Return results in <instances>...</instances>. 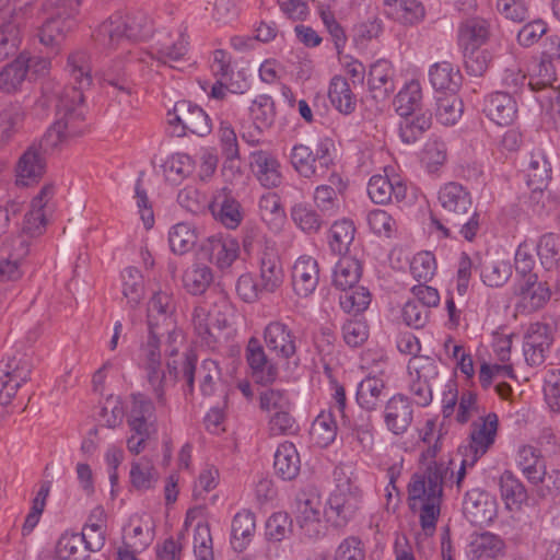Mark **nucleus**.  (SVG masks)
<instances>
[{"mask_svg":"<svg viewBox=\"0 0 560 560\" xmlns=\"http://www.w3.org/2000/svg\"><path fill=\"white\" fill-rule=\"evenodd\" d=\"M67 70L71 85L61 86L47 82L43 85V96L48 105L56 108V122L39 143H32L20 156L15 166V183L30 186L37 183L46 172L45 153L48 145H57L68 137H77L84 132V91L90 89L91 74L90 55L78 50L68 57Z\"/></svg>","mask_w":560,"mask_h":560,"instance_id":"f257e3e1","label":"nucleus"},{"mask_svg":"<svg viewBox=\"0 0 560 560\" xmlns=\"http://www.w3.org/2000/svg\"><path fill=\"white\" fill-rule=\"evenodd\" d=\"M148 339L141 345L140 360L147 382L161 411L168 410L166 397L167 377L162 366V348L167 357L166 369L175 383L180 375L186 381L188 393L194 392L197 355L194 351L184 352L178 358L179 349L184 346V335L177 328L175 315H153L147 313Z\"/></svg>","mask_w":560,"mask_h":560,"instance_id":"f03ea898","label":"nucleus"},{"mask_svg":"<svg viewBox=\"0 0 560 560\" xmlns=\"http://www.w3.org/2000/svg\"><path fill=\"white\" fill-rule=\"evenodd\" d=\"M442 219L431 214V223L444 237L458 236L471 242L480 229V214L467 187L457 182L443 185L438 194Z\"/></svg>","mask_w":560,"mask_h":560,"instance_id":"7ed1b4c3","label":"nucleus"},{"mask_svg":"<svg viewBox=\"0 0 560 560\" xmlns=\"http://www.w3.org/2000/svg\"><path fill=\"white\" fill-rule=\"evenodd\" d=\"M446 474L444 464L432 462L422 474H413L408 485V499L413 502L411 508L416 502L421 503L420 524L425 534L431 535L435 530Z\"/></svg>","mask_w":560,"mask_h":560,"instance_id":"20e7f679","label":"nucleus"},{"mask_svg":"<svg viewBox=\"0 0 560 560\" xmlns=\"http://www.w3.org/2000/svg\"><path fill=\"white\" fill-rule=\"evenodd\" d=\"M153 33V24L141 11L115 13L95 32V39L107 49H116L133 40H143Z\"/></svg>","mask_w":560,"mask_h":560,"instance_id":"39448f33","label":"nucleus"},{"mask_svg":"<svg viewBox=\"0 0 560 560\" xmlns=\"http://www.w3.org/2000/svg\"><path fill=\"white\" fill-rule=\"evenodd\" d=\"M82 0H46L43 4L45 11L56 9L54 13L38 28L39 43L58 54L68 34L74 27L73 15L78 12Z\"/></svg>","mask_w":560,"mask_h":560,"instance_id":"423d86ee","label":"nucleus"},{"mask_svg":"<svg viewBox=\"0 0 560 560\" xmlns=\"http://www.w3.org/2000/svg\"><path fill=\"white\" fill-rule=\"evenodd\" d=\"M330 147L331 141L327 138L314 143L313 147L295 144L290 154L293 168L305 178L324 175L332 164Z\"/></svg>","mask_w":560,"mask_h":560,"instance_id":"0eeeda50","label":"nucleus"},{"mask_svg":"<svg viewBox=\"0 0 560 560\" xmlns=\"http://www.w3.org/2000/svg\"><path fill=\"white\" fill-rule=\"evenodd\" d=\"M361 502V490L350 479L339 481L328 499L325 510L327 522L335 527L345 526L355 514Z\"/></svg>","mask_w":560,"mask_h":560,"instance_id":"6e6552de","label":"nucleus"},{"mask_svg":"<svg viewBox=\"0 0 560 560\" xmlns=\"http://www.w3.org/2000/svg\"><path fill=\"white\" fill-rule=\"evenodd\" d=\"M35 0H25L20 5L3 12L0 23V62L18 56L22 43V27L26 20V14Z\"/></svg>","mask_w":560,"mask_h":560,"instance_id":"1a4fd4ad","label":"nucleus"},{"mask_svg":"<svg viewBox=\"0 0 560 560\" xmlns=\"http://www.w3.org/2000/svg\"><path fill=\"white\" fill-rule=\"evenodd\" d=\"M168 124L174 127V133L182 137L189 133L205 137L211 132L212 124L207 113L189 101H179L173 112H168Z\"/></svg>","mask_w":560,"mask_h":560,"instance_id":"9d476101","label":"nucleus"},{"mask_svg":"<svg viewBox=\"0 0 560 560\" xmlns=\"http://www.w3.org/2000/svg\"><path fill=\"white\" fill-rule=\"evenodd\" d=\"M409 373L412 380L409 393L412 401L419 407H428L433 400L432 387L439 378V368L429 357L413 358L409 363Z\"/></svg>","mask_w":560,"mask_h":560,"instance_id":"9b49d317","label":"nucleus"},{"mask_svg":"<svg viewBox=\"0 0 560 560\" xmlns=\"http://www.w3.org/2000/svg\"><path fill=\"white\" fill-rule=\"evenodd\" d=\"M498 425L499 418L494 412L480 417L471 423L468 444L459 448L466 454V463L474 466L489 451L494 444Z\"/></svg>","mask_w":560,"mask_h":560,"instance_id":"f8f14e48","label":"nucleus"},{"mask_svg":"<svg viewBox=\"0 0 560 560\" xmlns=\"http://www.w3.org/2000/svg\"><path fill=\"white\" fill-rule=\"evenodd\" d=\"M32 364L26 355H14L0 362V405H7L22 384L28 381Z\"/></svg>","mask_w":560,"mask_h":560,"instance_id":"ddd939ff","label":"nucleus"},{"mask_svg":"<svg viewBox=\"0 0 560 560\" xmlns=\"http://www.w3.org/2000/svg\"><path fill=\"white\" fill-rule=\"evenodd\" d=\"M296 522L302 534L316 539L325 534L326 526L320 520L322 503L317 495L301 493L296 499Z\"/></svg>","mask_w":560,"mask_h":560,"instance_id":"4468645a","label":"nucleus"},{"mask_svg":"<svg viewBox=\"0 0 560 560\" xmlns=\"http://www.w3.org/2000/svg\"><path fill=\"white\" fill-rule=\"evenodd\" d=\"M463 509L466 518L477 526L488 525L497 516L495 499L480 489H472L466 493Z\"/></svg>","mask_w":560,"mask_h":560,"instance_id":"2eb2a0df","label":"nucleus"},{"mask_svg":"<svg viewBox=\"0 0 560 560\" xmlns=\"http://www.w3.org/2000/svg\"><path fill=\"white\" fill-rule=\"evenodd\" d=\"M264 341L272 353L283 360L296 353V337L293 330L280 320L270 322L264 329Z\"/></svg>","mask_w":560,"mask_h":560,"instance_id":"dca6fc26","label":"nucleus"},{"mask_svg":"<svg viewBox=\"0 0 560 560\" xmlns=\"http://www.w3.org/2000/svg\"><path fill=\"white\" fill-rule=\"evenodd\" d=\"M413 420L412 401L404 394H396L385 405L384 421L395 435L404 434Z\"/></svg>","mask_w":560,"mask_h":560,"instance_id":"f3484780","label":"nucleus"},{"mask_svg":"<svg viewBox=\"0 0 560 560\" xmlns=\"http://www.w3.org/2000/svg\"><path fill=\"white\" fill-rule=\"evenodd\" d=\"M551 290L547 281H538L537 275H528L520 288L516 308L521 313H533L546 305Z\"/></svg>","mask_w":560,"mask_h":560,"instance_id":"a211bd4d","label":"nucleus"},{"mask_svg":"<svg viewBox=\"0 0 560 560\" xmlns=\"http://www.w3.org/2000/svg\"><path fill=\"white\" fill-rule=\"evenodd\" d=\"M291 278L295 294L300 298L310 296L319 281L317 260L311 256L299 257L293 265Z\"/></svg>","mask_w":560,"mask_h":560,"instance_id":"6ab92c4d","label":"nucleus"},{"mask_svg":"<svg viewBox=\"0 0 560 560\" xmlns=\"http://www.w3.org/2000/svg\"><path fill=\"white\" fill-rule=\"evenodd\" d=\"M260 290L272 293L283 283L284 272L278 250L266 246L259 256Z\"/></svg>","mask_w":560,"mask_h":560,"instance_id":"aec40b11","label":"nucleus"},{"mask_svg":"<svg viewBox=\"0 0 560 560\" xmlns=\"http://www.w3.org/2000/svg\"><path fill=\"white\" fill-rule=\"evenodd\" d=\"M246 361L252 370V376L257 383L269 384L276 380L278 369L271 360L268 359L264 347L256 337H252L248 340Z\"/></svg>","mask_w":560,"mask_h":560,"instance_id":"412c9836","label":"nucleus"},{"mask_svg":"<svg viewBox=\"0 0 560 560\" xmlns=\"http://www.w3.org/2000/svg\"><path fill=\"white\" fill-rule=\"evenodd\" d=\"M526 172L527 185L532 189L530 200L540 203L549 192L545 188L551 179L550 163L541 152L533 153Z\"/></svg>","mask_w":560,"mask_h":560,"instance_id":"4be33fe9","label":"nucleus"},{"mask_svg":"<svg viewBox=\"0 0 560 560\" xmlns=\"http://www.w3.org/2000/svg\"><path fill=\"white\" fill-rule=\"evenodd\" d=\"M28 254V242L24 237H15L2 248L0 256V282L16 280L21 277L20 261Z\"/></svg>","mask_w":560,"mask_h":560,"instance_id":"5701e85b","label":"nucleus"},{"mask_svg":"<svg viewBox=\"0 0 560 560\" xmlns=\"http://www.w3.org/2000/svg\"><path fill=\"white\" fill-rule=\"evenodd\" d=\"M492 21L482 16L467 18L458 25L460 48L481 47L491 36Z\"/></svg>","mask_w":560,"mask_h":560,"instance_id":"b1692460","label":"nucleus"},{"mask_svg":"<svg viewBox=\"0 0 560 560\" xmlns=\"http://www.w3.org/2000/svg\"><path fill=\"white\" fill-rule=\"evenodd\" d=\"M250 167L262 186L275 188L281 184L280 164L270 152L262 150L252 152Z\"/></svg>","mask_w":560,"mask_h":560,"instance_id":"393cba45","label":"nucleus"},{"mask_svg":"<svg viewBox=\"0 0 560 560\" xmlns=\"http://www.w3.org/2000/svg\"><path fill=\"white\" fill-rule=\"evenodd\" d=\"M483 112L495 124L506 126L516 117V102L509 93L494 92L486 100Z\"/></svg>","mask_w":560,"mask_h":560,"instance_id":"a878e982","label":"nucleus"},{"mask_svg":"<svg viewBox=\"0 0 560 560\" xmlns=\"http://www.w3.org/2000/svg\"><path fill=\"white\" fill-rule=\"evenodd\" d=\"M201 249L211 262L225 269L237 258L238 244L231 237H209Z\"/></svg>","mask_w":560,"mask_h":560,"instance_id":"bb28decb","label":"nucleus"},{"mask_svg":"<svg viewBox=\"0 0 560 560\" xmlns=\"http://www.w3.org/2000/svg\"><path fill=\"white\" fill-rule=\"evenodd\" d=\"M407 192L406 185L397 179L395 183L388 177L374 175L368 184V194L374 203L385 205L394 197L397 201L405 199Z\"/></svg>","mask_w":560,"mask_h":560,"instance_id":"cd10ccee","label":"nucleus"},{"mask_svg":"<svg viewBox=\"0 0 560 560\" xmlns=\"http://www.w3.org/2000/svg\"><path fill=\"white\" fill-rule=\"evenodd\" d=\"M52 195L54 186L45 185L32 200L31 210L25 214L23 228L24 232L28 235L38 236L43 233L46 225V217L43 209Z\"/></svg>","mask_w":560,"mask_h":560,"instance_id":"c85d7f7f","label":"nucleus"},{"mask_svg":"<svg viewBox=\"0 0 560 560\" xmlns=\"http://www.w3.org/2000/svg\"><path fill=\"white\" fill-rule=\"evenodd\" d=\"M369 86L375 98H386L395 91L394 69L388 60L380 59L370 67Z\"/></svg>","mask_w":560,"mask_h":560,"instance_id":"c756f323","label":"nucleus"},{"mask_svg":"<svg viewBox=\"0 0 560 560\" xmlns=\"http://www.w3.org/2000/svg\"><path fill=\"white\" fill-rule=\"evenodd\" d=\"M516 463L528 482L539 485L546 474V464L540 451L530 445H523L517 452Z\"/></svg>","mask_w":560,"mask_h":560,"instance_id":"7c9ffc66","label":"nucleus"},{"mask_svg":"<svg viewBox=\"0 0 560 560\" xmlns=\"http://www.w3.org/2000/svg\"><path fill=\"white\" fill-rule=\"evenodd\" d=\"M273 468L281 479L293 480L301 468L300 455L291 442L280 444L275 453Z\"/></svg>","mask_w":560,"mask_h":560,"instance_id":"2f4dec72","label":"nucleus"},{"mask_svg":"<svg viewBox=\"0 0 560 560\" xmlns=\"http://www.w3.org/2000/svg\"><path fill=\"white\" fill-rule=\"evenodd\" d=\"M328 97L331 105L341 114L349 115L353 113L357 107V97L347 79L341 75L331 78Z\"/></svg>","mask_w":560,"mask_h":560,"instance_id":"473e14b6","label":"nucleus"},{"mask_svg":"<svg viewBox=\"0 0 560 560\" xmlns=\"http://www.w3.org/2000/svg\"><path fill=\"white\" fill-rule=\"evenodd\" d=\"M256 532L255 514L248 510H243L235 514L232 521V540L233 549L243 551L250 542Z\"/></svg>","mask_w":560,"mask_h":560,"instance_id":"72a5a7b5","label":"nucleus"},{"mask_svg":"<svg viewBox=\"0 0 560 560\" xmlns=\"http://www.w3.org/2000/svg\"><path fill=\"white\" fill-rule=\"evenodd\" d=\"M429 79L436 91H450L455 93L462 82V75L457 68L447 61L438 62L429 70Z\"/></svg>","mask_w":560,"mask_h":560,"instance_id":"f704fd0d","label":"nucleus"},{"mask_svg":"<svg viewBox=\"0 0 560 560\" xmlns=\"http://www.w3.org/2000/svg\"><path fill=\"white\" fill-rule=\"evenodd\" d=\"M501 498L509 510L520 509L527 501V491L520 479L510 470H505L499 481Z\"/></svg>","mask_w":560,"mask_h":560,"instance_id":"c9c22d12","label":"nucleus"},{"mask_svg":"<svg viewBox=\"0 0 560 560\" xmlns=\"http://www.w3.org/2000/svg\"><path fill=\"white\" fill-rule=\"evenodd\" d=\"M27 77L25 58L18 55L15 59L7 63L0 71V90L12 94L20 91Z\"/></svg>","mask_w":560,"mask_h":560,"instance_id":"e433bc0d","label":"nucleus"},{"mask_svg":"<svg viewBox=\"0 0 560 560\" xmlns=\"http://www.w3.org/2000/svg\"><path fill=\"white\" fill-rule=\"evenodd\" d=\"M362 275L360 261L350 256H343L334 270V284L342 290L357 285Z\"/></svg>","mask_w":560,"mask_h":560,"instance_id":"4c0bfd02","label":"nucleus"},{"mask_svg":"<svg viewBox=\"0 0 560 560\" xmlns=\"http://www.w3.org/2000/svg\"><path fill=\"white\" fill-rule=\"evenodd\" d=\"M422 100V90L419 81L411 80L398 92L394 98L396 113L402 116L416 114Z\"/></svg>","mask_w":560,"mask_h":560,"instance_id":"58836bf2","label":"nucleus"},{"mask_svg":"<svg viewBox=\"0 0 560 560\" xmlns=\"http://www.w3.org/2000/svg\"><path fill=\"white\" fill-rule=\"evenodd\" d=\"M399 124V137L406 144L415 143L432 124L430 114L420 113L410 116H402Z\"/></svg>","mask_w":560,"mask_h":560,"instance_id":"ea45409f","label":"nucleus"},{"mask_svg":"<svg viewBox=\"0 0 560 560\" xmlns=\"http://www.w3.org/2000/svg\"><path fill=\"white\" fill-rule=\"evenodd\" d=\"M385 383L375 376H368L362 380L357 389V401L361 408L372 411L375 410L381 401Z\"/></svg>","mask_w":560,"mask_h":560,"instance_id":"a19ab883","label":"nucleus"},{"mask_svg":"<svg viewBox=\"0 0 560 560\" xmlns=\"http://www.w3.org/2000/svg\"><path fill=\"white\" fill-rule=\"evenodd\" d=\"M354 233L355 228L351 220L336 221L329 230L328 243L331 252L336 255H345L354 240Z\"/></svg>","mask_w":560,"mask_h":560,"instance_id":"79ce46f5","label":"nucleus"},{"mask_svg":"<svg viewBox=\"0 0 560 560\" xmlns=\"http://www.w3.org/2000/svg\"><path fill=\"white\" fill-rule=\"evenodd\" d=\"M480 278L491 288L502 287L512 275V267L503 260L486 259L479 262Z\"/></svg>","mask_w":560,"mask_h":560,"instance_id":"37998d69","label":"nucleus"},{"mask_svg":"<svg viewBox=\"0 0 560 560\" xmlns=\"http://www.w3.org/2000/svg\"><path fill=\"white\" fill-rule=\"evenodd\" d=\"M163 167L165 179L173 185H178L192 174L195 162L186 153H175L166 160Z\"/></svg>","mask_w":560,"mask_h":560,"instance_id":"c03bdc74","label":"nucleus"},{"mask_svg":"<svg viewBox=\"0 0 560 560\" xmlns=\"http://www.w3.org/2000/svg\"><path fill=\"white\" fill-rule=\"evenodd\" d=\"M198 241V234L188 223L175 224L168 233V242L173 253L184 255L194 248Z\"/></svg>","mask_w":560,"mask_h":560,"instance_id":"a18cd8bd","label":"nucleus"},{"mask_svg":"<svg viewBox=\"0 0 560 560\" xmlns=\"http://www.w3.org/2000/svg\"><path fill=\"white\" fill-rule=\"evenodd\" d=\"M504 548V541L491 533L481 534L471 544V552L476 560H493L503 553Z\"/></svg>","mask_w":560,"mask_h":560,"instance_id":"49530a36","label":"nucleus"},{"mask_svg":"<svg viewBox=\"0 0 560 560\" xmlns=\"http://www.w3.org/2000/svg\"><path fill=\"white\" fill-rule=\"evenodd\" d=\"M339 303L345 312L357 315L369 307L371 303V293L364 287L354 285L341 291V294L339 295Z\"/></svg>","mask_w":560,"mask_h":560,"instance_id":"de8ad7c7","label":"nucleus"},{"mask_svg":"<svg viewBox=\"0 0 560 560\" xmlns=\"http://www.w3.org/2000/svg\"><path fill=\"white\" fill-rule=\"evenodd\" d=\"M130 480L138 490H148L158 480V472L152 460L145 456L131 464Z\"/></svg>","mask_w":560,"mask_h":560,"instance_id":"09e8293b","label":"nucleus"},{"mask_svg":"<svg viewBox=\"0 0 560 560\" xmlns=\"http://www.w3.org/2000/svg\"><path fill=\"white\" fill-rule=\"evenodd\" d=\"M175 35V40H172V34H167L161 38L159 58L156 61L167 63V61L180 60L186 55L188 42L184 33L177 30Z\"/></svg>","mask_w":560,"mask_h":560,"instance_id":"8fccbe9b","label":"nucleus"},{"mask_svg":"<svg viewBox=\"0 0 560 560\" xmlns=\"http://www.w3.org/2000/svg\"><path fill=\"white\" fill-rule=\"evenodd\" d=\"M213 280L211 269L205 265H194L186 270L183 283L188 293L192 295L202 294Z\"/></svg>","mask_w":560,"mask_h":560,"instance_id":"3c124183","label":"nucleus"},{"mask_svg":"<svg viewBox=\"0 0 560 560\" xmlns=\"http://www.w3.org/2000/svg\"><path fill=\"white\" fill-rule=\"evenodd\" d=\"M311 435L315 443L320 447H326L332 443L337 435V424L332 412L320 413L312 423Z\"/></svg>","mask_w":560,"mask_h":560,"instance_id":"603ef678","label":"nucleus"},{"mask_svg":"<svg viewBox=\"0 0 560 560\" xmlns=\"http://www.w3.org/2000/svg\"><path fill=\"white\" fill-rule=\"evenodd\" d=\"M291 217L294 223L305 233L312 234L319 231L324 221L310 205L300 202L293 206Z\"/></svg>","mask_w":560,"mask_h":560,"instance_id":"864d4df0","label":"nucleus"},{"mask_svg":"<svg viewBox=\"0 0 560 560\" xmlns=\"http://www.w3.org/2000/svg\"><path fill=\"white\" fill-rule=\"evenodd\" d=\"M464 57V66L468 74L481 77L488 70L492 55L488 49L481 47L462 48Z\"/></svg>","mask_w":560,"mask_h":560,"instance_id":"5fc2aeb1","label":"nucleus"},{"mask_svg":"<svg viewBox=\"0 0 560 560\" xmlns=\"http://www.w3.org/2000/svg\"><path fill=\"white\" fill-rule=\"evenodd\" d=\"M560 237L553 233L544 234L537 244V255L546 270H552L559 261Z\"/></svg>","mask_w":560,"mask_h":560,"instance_id":"6e6d98bb","label":"nucleus"},{"mask_svg":"<svg viewBox=\"0 0 560 560\" xmlns=\"http://www.w3.org/2000/svg\"><path fill=\"white\" fill-rule=\"evenodd\" d=\"M100 75L105 83L118 91L128 95L131 93V83L127 78L125 66L120 59L112 60L109 65L101 70Z\"/></svg>","mask_w":560,"mask_h":560,"instance_id":"4d7b16f0","label":"nucleus"},{"mask_svg":"<svg viewBox=\"0 0 560 560\" xmlns=\"http://www.w3.org/2000/svg\"><path fill=\"white\" fill-rule=\"evenodd\" d=\"M122 293L131 307H136L144 295V285L140 271L136 268H127L122 273Z\"/></svg>","mask_w":560,"mask_h":560,"instance_id":"13d9d810","label":"nucleus"},{"mask_svg":"<svg viewBox=\"0 0 560 560\" xmlns=\"http://www.w3.org/2000/svg\"><path fill=\"white\" fill-rule=\"evenodd\" d=\"M259 214L262 221L269 225H278L284 219L280 197L275 192H268L258 201Z\"/></svg>","mask_w":560,"mask_h":560,"instance_id":"bf43d9fd","label":"nucleus"},{"mask_svg":"<svg viewBox=\"0 0 560 560\" xmlns=\"http://www.w3.org/2000/svg\"><path fill=\"white\" fill-rule=\"evenodd\" d=\"M463 113V103L454 95L440 97L436 103V119L442 125L452 126L457 122Z\"/></svg>","mask_w":560,"mask_h":560,"instance_id":"052dcab7","label":"nucleus"},{"mask_svg":"<svg viewBox=\"0 0 560 560\" xmlns=\"http://www.w3.org/2000/svg\"><path fill=\"white\" fill-rule=\"evenodd\" d=\"M240 208L241 206L235 199L224 197L220 205L212 207V213L224 226L235 229L242 221Z\"/></svg>","mask_w":560,"mask_h":560,"instance_id":"680f3d73","label":"nucleus"},{"mask_svg":"<svg viewBox=\"0 0 560 560\" xmlns=\"http://www.w3.org/2000/svg\"><path fill=\"white\" fill-rule=\"evenodd\" d=\"M24 119V112L19 104H10L0 113V137L9 139Z\"/></svg>","mask_w":560,"mask_h":560,"instance_id":"e2e57ef3","label":"nucleus"},{"mask_svg":"<svg viewBox=\"0 0 560 560\" xmlns=\"http://www.w3.org/2000/svg\"><path fill=\"white\" fill-rule=\"evenodd\" d=\"M292 521L287 513L272 514L266 522V537L271 541H281L291 532Z\"/></svg>","mask_w":560,"mask_h":560,"instance_id":"0e129e2a","label":"nucleus"},{"mask_svg":"<svg viewBox=\"0 0 560 560\" xmlns=\"http://www.w3.org/2000/svg\"><path fill=\"white\" fill-rule=\"evenodd\" d=\"M260 408L266 411L291 410V401L285 392L268 388L259 394Z\"/></svg>","mask_w":560,"mask_h":560,"instance_id":"69168bd1","label":"nucleus"},{"mask_svg":"<svg viewBox=\"0 0 560 560\" xmlns=\"http://www.w3.org/2000/svg\"><path fill=\"white\" fill-rule=\"evenodd\" d=\"M250 113L254 119V125H259L262 128L269 127L275 117L272 98L267 95L258 96L253 102Z\"/></svg>","mask_w":560,"mask_h":560,"instance_id":"338daca9","label":"nucleus"},{"mask_svg":"<svg viewBox=\"0 0 560 560\" xmlns=\"http://www.w3.org/2000/svg\"><path fill=\"white\" fill-rule=\"evenodd\" d=\"M435 269V259L428 252L416 255L410 264L411 275L419 282L429 281L433 277Z\"/></svg>","mask_w":560,"mask_h":560,"instance_id":"774afa93","label":"nucleus"}]
</instances>
